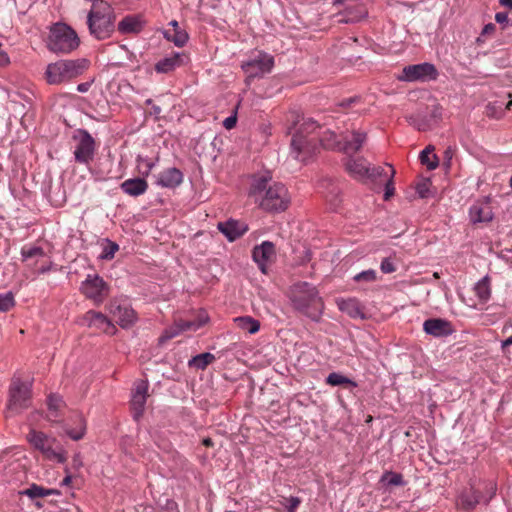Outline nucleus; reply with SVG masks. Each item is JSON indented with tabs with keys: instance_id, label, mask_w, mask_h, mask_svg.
<instances>
[{
	"instance_id": "nucleus-1",
	"label": "nucleus",
	"mask_w": 512,
	"mask_h": 512,
	"mask_svg": "<svg viewBox=\"0 0 512 512\" xmlns=\"http://www.w3.org/2000/svg\"><path fill=\"white\" fill-rule=\"evenodd\" d=\"M317 123L312 119L305 120L291 139V155L301 162H306L316 152L318 143L327 149L340 150V138L332 131H327L320 138Z\"/></svg>"
},
{
	"instance_id": "nucleus-2",
	"label": "nucleus",
	"mask_w": 512,
	"mask_h": 512,
	"mask_svg": "<svg viewBox=\"0 0 512 512\" xmlns=\"http://www.w3.org/2000/svg\"><path fill=\"white\" fill-rule=\"evenodd\" d=\"M251 195L259 206L268 212H281L288 208L290 195L282 183L273 182L266 177L256 179L251 187Z\"/></svg>"
},
{
	"instance_id": "nucleus-3",
	"label": "nucleus",
	"mask_w": 512,
	"mask_h": 512,
	"mask_svg": "<svg viewBox=\"0 0 512 512\" xmlns=\"http://www.w3.org/2000/svg\"><path fill=\"white\" fill-rule=\"evenodd\" d=\"M115 19L114 9L108 2L93 3L86 19L90 35L99 41L109 39L115 30Z\"/></svg>"
},
{
	"instance_id": "nucleus-4",
	"label": "nucleus",
	"mask_w": 512,
	"mask_h": 512,
	"mask_svg": "<svg viewBox=\"0 0 512 512\" xmlns=\"http://www.w3.org/2000/svg\"><path fill=\"white\" fill-rule=\"evenodd\" d=\"M291 301L296 310L316 320L322 313L323 301L315 286L307 282L293 285Z\"/></svg>"
},
{
	"instance_id": "nucleus-5",
	"label": "nucleus",
	"mask_w": 512,
	"mask_h": 512,
	"mask_svg": "<svg viewBox=\"0 0 512 512\" xmlns=\"http://www.w3.org/2000/svg\"><path fill=\"white\" fill-rule=\"evenodd\" d=\"M88 67L89 61L85 58L58 60L47 65L45 79L50 85L67 83L82 75Z\"/></svg>"
},
{
	"instance_id": "nucleus-6",
	"label": "nucleus",
	"mask_w": 512,
	"mask_h": 512,
	"mask_svg": "<svg viewBox=\"0 0 512 512\" xmlns=\"http://www.w3.org/2000/svg\"><path fill=\"white\" fill-rule=\"evenodd\" d=\"M79 45L80 39L72 27L61 22L51 26L47 41V47L51 52L68 54L76 50Z\"/></svg>"
},
{
	"instance_id": "nucleus-7",
	"label": "nucleus",
	"mask_w": 512,
	"mask_h": 512,
	"mask_svg": "<svg viewBox=\"0 0 512 512\" xmlns=\"http://www.w3.org/2000/svg\"><path fill=\"white\" fill-rule=\"evenodd\" d=\"M31 382H23L20 378L14 377L9 388V399L5 416L13 417L27 409L31 401Z\"/></svg>"
},
{
	"instance_id": "nucleus-8",
	"label": "nucleus",
	"mask_w": 512,
	"mask_h": 512,
	"mask_svg": "<svg viewBox=\"0 0 512 512\" xmlns=\"http://www.w3.org/2000/svg\"><path fill=\"white\" fill-rule=\"evenodd\" d=\"M27 440L35 449L39 450L46 459L61 464L66 462V451L55 438L49 437L43 432L31 430L27 435Z\"/></svg>"
},
{
	"instance_id": "nucleus-9",
	"label": "nucleus",
	"mask_w": 512,
	"mask_h": 512,
	"mask_svg": "<svg viewBox=\"0 0 512 512\" xmlns=\"http://www.w3.org/2000/svg\"><path fill=\"white\" fill-rule=\"evenodd\" d=\"M274 67V57L263 51H254L241 63L247 79L261 78Z\"/></svg>"
},
{
	"instance_id": "nucleus-10",
	"label": "nucleus",
	"mask_w": 512,
	"mask_h": 512,
	"mask_svg": "<svg viewBox=\"0 0 512 512\" xmlns=\"http://www.w3.org/2000/svg\"><path fill=\"white\" fill-rule=\"evenodd\" d=\"M438 71L434 64L424 62L405 66L397 79L402 82H429L436 80Z\"/></svg>"
},
{
	"instance_id": "nucleus-11",
	"label": "nucleus",
	"mask_w": 512,
	"mask_h": 512,
	"mask_svg": "<svg viewBox=\"0 0 512 512\" xmlns=\"http://www.w3.org/2000/svg\"><path fill=\"white\" fill-rule=\"evenodd\" d=\"M80 289L96 305L101 304L109 294L108 284L98 274H88Z\"/></svg>"
},
{
	"instance_id": "nucleus-12",
	"label": "nucleus",
	"mask_w": 512,
	"mask_h": 512,
	"mask_svg": "<svg viewBox=\"0 0 512 512\" xmlns=\"http://www.w3.org/2000/svg\"><path fill=\"white\" fill-rule=\"evenodd\" d=\"M75 136L77 144L74 150V158L77 163L88 166L94 158L95 141L86 130H79Z\"/></svg>"
},
{
	"instance_id": "nucleus-13",
	"label": "nucleus",
	"mask_w": 512,
	"mask_h": 512,
	"mask_svg": "<svg viewBox=\"0 0 512 512\" xmlns=\"http://www.w3.org/2000/svg\"><path fill=\"white\" fill-rule=\"evenodd\" d=\"M107 310L122 328L130 327L137 319L136 312L123 300L115 299L110 301L107 305Z\"/></svg>"
},
{
	"instance_id": "nucleus-14",
	"label": "nucleus",
	"mask_w": 512,
	"mask_h": 512,
	"mask_svg": "<svg viewBox=\"0 0 512 512\" xmlns=\"http://www.w3.org/2000/svg\"><path fill=\"white\" fill-rule=\"evenodd\" d=\"M367 139V133L362 130H352L340 135V151L346 155H352L358 152Z\"/></svg>"
},
{
	"instance_id": "nucleus-15",
	"label": "nucleus",
	"mask_w": 512,
	"mask_h": 512,
	"mask_svg": "<svg viewBox=\"0 0 512 512\" xmlns=\"http://www.w3.org/2000/svg\"><path fill=\"white\" fill-rule=\"evenodd\" d=\"M149 383L147 380H138L134 384L131 397V408L133 410V417L138 420L144 412Z\"/></svg>"
},
{
	"instance_id": "nucleus-16",
	"label": "nucleus",
	"mask_w": 512,
	"mask_h": 512,
	"mask_svg": "<svg viewBox=\"0 0 512 512\" xmlns=\"http://www.w3.org/2000/svg\"><path fill=\"white\" fill-rule=\"evenodd\" d=\"M82 322L89 328L100 330L106 334L112 335L116 331L114 324L106 315L94 310L87 311L83 316Z\"/></svg>"
},
{
	"instance_id": "nucleus-17",
	"label": "nucleus",
	"mask_w": 512,
	"mask_h": 512,
	"mask_svg": "<svg viewBox=\"0 0 512 512\" xmlns=\"http://www.w3.org/2000/svg\"><path fill=\"white\" fill-rule=\"evenodd\" d=\"M275 245L271 241H263L252 250L253 260L262 273H267L268 263L275 257Z\"/></svg>"
},
{
	"instance_id": "nucleus-18",
	"label": "nucleus",
	"mask_w": 512,
	"mask_h": 512,
	"mask_svg": "<svg viewBox=\"0 0 512 512\" xmlns=\"http://www.w3.org/2000/svg\"><path fill=\"white\" fill-rule=\"evenodd\" d=\"M423 330L433 337H447L454 332L450 321L442 318H430L424 321Z\"/></svg>"
},
{
	"instance_id": "nucleus-19",
	"label": "nucleus",
	"mask_w": 512,
	"mask_h": 512,
	"mask_svg": "<svg viewBox=\"0 0 512 512\" xmlns=\"http://www.w3.org/2000/svg\"><path fill=\"white\" fill-rule=\"evenodd\" d=\"M217 228L230 242L240 238L248 231V225L245 222L234 219L219 222Z\"/></svg>"
},
{
	"instance_id": "nucleus-20",
	"label": "nucleus",
	"mask_w": 512,
	"mask_h": 512,
	"mask_svg": "<svg viewBox=\"0 0 512 512\" xmlns=\"http://www.w3.org/2000/svg\"><path fill=\"white\" fill-rule=\"evenodd\" d=\"M183 182V173L175 167H170L155 176V184L162 188L173 189Z\"/></svg>"
},
{
	"instance_id": "nucleus-21",
	"label": "nucleus",
	"mask_w": 512,
	"mask_h": 512,
	"mask_svg": "<svg viewBox=\"0 0 512 512\" xmlns=\"http://www.w3.org/2000/svg\"><path fill=\"white\" fill-rule=\"evenodd\" d=\"M146 22L142 15H127L119 21L117 29L121 34H138L140 33Z\"/></svg>"
},
{
	"instance_id": "nucleus-22",
	"label": "nucleus",
	"mask_w": 512,
	"mask_h": 512,
	"mask_svg": "<svg viewBox=\"0 0 512 512\" xmlns=\"http://www.w3.org/2000/svg\"><path fill=\"white\" fill-rule=\"evenodd\" d=\"M369 166L364 157H349L345 162L347 172L358 180H366Z\"/></svg>"
},
{
	"instance_id": "nucleus-23",
	"label": "nucleus",
	"mask_w": 512,
	"mask_h": 512,
	"mask_svg": "<svg viewBox=\"0 0 512 512\" xmlns=\"http://www.w3.org/2000/svg\"><path fill=\"white\" fill-rule=\"evenodd\" d=\"M469 217L474 224L489 222L493 218L492 208L488 203L476 202L469 209Z\"/></svg>"
},
{
	"instance_id": "nucleus-24",
	"label": "nucleus",
	"mask_w": 512,
	"mask_h": 512,
	"mask_svg": "<svg viewBox=\"0 0 512 512\" xmlns=\"http://www.w3.org/2000/svg\"><path fill=\"white\" fill-rule=\"evenodd\" d=\"M121 190L132 197L143 195L148 189L146 179L142 177L130 178L123 181L120 185Z\"/></svg>"
},
{
	"instance_id": "nucleus-25",
	"label": "nucleus",
	"mask_w": 512,
	"mask_h": 512,
	"mask_svg": "<svg viewBox=\"0 0 512 512\" xmlns=\"http://www.w3.org/2000/svg\"><path fill=\"white\" fill-rule=\"evenodd\" d=\"M184 56V54L176 52L164 57L155 64V71L157 73H169L175 70L183 64Z\"/></svg>"
},
{
	"instance_id": "nucleus-26",
	"label": "nucleus",
	"mask_w": 512,
	"mask_h": 512,
	"mask_svg": "<svg viewBox=\"0 0 512 512\" xmlns=\"http://www.w3.org/2000/svg\"><path fill=\"white\" fill-rule=\"evenodd\" d=\"M368 12L364 5L362 4H354L349 5L345 8L344 12L341 13V18L339 22L344 23H354L358 22L361 19L367 16Z\"/></svg>"
},
{
	"instance_id": "nucleus-27",
	"label": "nucleus",
	"mask_w": 512,
	"mask_h": 512,
	"mask_svg": "<svg viewBox=\"0 0 512 512\" xmlns=\"http://www.w3.org/2000/svg\"><path fill=\"white\" fill-rule=\"evenodd\" d=\"M75 427L66 425L64 430L65 433L74 441L81 440L86 434V420L81 414H76L74 419Z\"/></svg>"
},
{
	"instance_id": "nucleus-28",
	"label": "nucleus",
	"mask_w": 512,
	"mask_h": 512,
	"mask_svg": "<svg viewBox=\"0 0 512 512\" xmlns=\"http://www.w3.org/2000/svg\"><path fill=\"white\" fill-rule=\"evenodd\" d=\"M337 306L352 318L363 317L361 305L356 298L338 299Z\"/></svg>"
},
{
	"instance_id": "nucleus-29",
	"label": "nucleus",
	"mask_w": 512,
	"mask_h": 512,
	"mask_svg": "<svg viewBox=\"0 0 512 512\" xmlns=\"http://www.w3.org/2000/svg\"><path fill=\"white\" fill-rule=\"evenodd\" d=\"M48 405V420L52 422H56L57 418L60 415L61 409L64 407L65 403L63 398L58 394H50L47 399Z\"/></svg>"
},
{
	"instance_id": "nucleus-30",
	"label": "nucleus",
	"mask_w": 512,
	"mask_h": 512,
	"mask_svg": "<svg viewBox=\"0 0 512 512\" xmlns=\"http://www.w3.org/2000/svg\"><path fill=\"white\" fill-rule=\"evenodd\" d=\"M158 157L156 158H149L147 156H141L138 155L136 158V167L138 173L141 175L142 178H146L150 175L152 170L157 166L158 164Z\"/></svg>"
},
{
	"instance_id": "nucleus-31",
	"label": "nucleus",
	"mask_w": 512,
	"mask_h": 512,
	"mask_svg": "<svg viewBox=\"0 0 512 512\" xmlns=\"http://www.w3.org/2000/svg\"><path fill=\"white\" fill-rule=\"evenodd\" d=\"M208 319V315L205 312H201L194 320L179 319L178 322L182 332L197 331L208 322Z\"/></svg>"
},
{
	"instance_id": "nucleus-32",
	"label": "nucleus",
	"mask_w": 512,
	"mask_h": 512,
	"mask_svg": "<svg viewBox=\"0 0 512 512\" xmlns=\"http://www.w3.org/2000/svg\"><path fill=\"white\" fill-rule=\"evenodd\" d=\"M434 152V146L428 145L420 152L419 159L422 165H425L428 170H434L439 165V160Z\"/></svg>"
},
{
	"instance_id": "nucleus-33",
	"label": "nucleus",
	"mask_w": 512,
	"mask_h": 512,
	"mask_svg": "<svg viewBox=\"0 0 512 512\" xmlns=\"http://www.w3.org/2000/svg\"><path fill=\"white\" fill-rule=\"evenodd\" d=\"M21 494L26 495L31 499H35L51 495H60V492L56 489H47L37 484H32L29 488L22 491Z\"/></svg>"
},
{
	"instance_id": "nucleus-34",
	"label": "nucleus",
	"mask_w": 512,
	"mask_h": 512,
	"mask_svg": "<svg viewBox=\"0 0 512 512\" xmlns=\"http://www.w3.org/2000/svg\"><path fill=\"white\" fill-rule=\"evenodd\" d=\"M163 36L168 41L173 42L177 47H183L189 39L188 33L181 28L172 29L171 31L165 30Z\"/></svg>"
},
{
	"instance_id": "nucleus-35",
	"label": "nucleus",
	"mask_w": 512,
	"mask_h": 512,
	"mask_svg": "<svg viewBox=\"0 0 512 512\" xmlns=\"http://www.w3.org/2000/svg\"><path fill=\"white\" fill-rule=\"evenodd\" d=\"M474 291L480 302L486 303L491 297L490 279L488 276L479 280L474 287Z\"/></svg>"
},
{
	"instance_id": "nucleus-36",
	"label": "nucleus",
	"mask_w": 512,
	"mask_h": 512,
	"mask_svg": "<svg viewBox=\"0 0 512 512\" xmlns=\"http://www.w3.org/2000/svg\"><path fill=\"white\" fill-rule=\"evenodd\" d=\"M215 360V356L210 352H205L192 357L188 361V366L198 370H204Z\"/></svg>"
},
{
	"instance_id": "nucleus-37",
	"label": "nucleus",
	"mask_w": 512,
	"mask_h": 512,
	"mask_svg": "<svg viewBox=\"0 0 512 512\" xmlns=\"http://www.w3.org/2000/svg\"><path fill=\"white\" fill-rule=\"evenodd\" d=\"M235 322L237 323L238 327L250 334H255L260 329L259 321L249 316L237 317Z\"/></svg>"
},
{
	"instance_id": "nucleus-38",
	"label": "nucleus",
	"mask_w": 512,
	"mask_h": 512,
	"mask_svg": "<svg viewBox=\"0 0 512 512\" xmlns=\"http://www.w3.org/2000/svg\"><path fill=\"white\" fill-rule=\"evenodd\" d=\"M326 384H328L330 386L349 385L353 388H356L358 386L354 380H352L338 372L330 373L326 378Z\"/></svg>"
},
{
	"instance_id": "nucleus-39",
	"label": "nucleus",
	"mask_w": 512,
	"mask_h": 512,
	"mask_svg": "<svg viewBox=\"0 0 512 512\" xmlns=\"http://www.w3.org/2000/svg\"><path fill=\"white\" fill-rule=\"evenodd\" d=\"M481 501V494L475 489L463 493L461 496V502L466 509H473Z\"/></svg>"
},
{
	"instance_id": "nucleus-40",
	"label": "nucleus",
	"mask_w": 512,
	"mask_h": 512,
	"mask_svg": "<svg viewBox=\"0 0 512 512\" xmlns=\"http://www.w3.org/2000/svg\"><path fill=\"white\" fill-rule=\"evenodd\" d=\"M380 482L386 486H404L405 481L400 473L386 471L381 476Z\"/></svg>"
},
{
	"instance_id": "nucleus-41",
	"label": "nucleus",
	"mask_w": 512,
	"mask_h": 512,
	"mask_svg": "<svg viewBox=\"0 0 512 512\" xmlns=\"http://www.w3.org/2000/svg\"><path fill=\"white\" fill-rule=\"evenodd\" d=\"M389 167V173H385V193H384V199L388 200L395 191L393 178L395 175V170L392 165H387Z\"/></svg>"
},
{
	"instance_id": "nucleus-42",
	"label": "nucleus",
	"mask_w": 512,
	"mask_h": 512,
	"mask_svg": "<svg viewBox=\"0 0 512 512\" xmlns=\"http://www.w3.org/2000/svg\"><path fill=\"white\" fill-rule=\"evenodd\" d=\"M387 169L381 166H369L368 174L366 176V179L372 180V181H385V173H389V167L386 165Z\"/></svg>"
},
{
	"instance_id": "nucleus-43",
	"label": "nucleus",
	"mask_w": 512,
	"mask_h": 512,
	"mask_svg": "<svg viewBox=\"0 0 512 512\" xmlns=\"http://www.w3.org/2000/svg\"><path fill=\"white\" fill-rule=\"evenodd\" d=\"M181 333H182L181 327L179 325L178 320H176L173 325H171L170 327H168L164 330L163 334L159 338V341H160V343H164L165 341L170 340V339L180 335Z\"/></svg>"
},
{
	"instance_id": "nucleus-44",
	"label": "nucleus",
	"mask_w": 512,
	"mask_h": 512,
	"mask_svg": "<svg viewBox=\"0 0 512 512\" xmlns=\"http://www.w3.org/2000/svg\"><path fill=\"white\" fill-rule=\"evenodd\" d=\"M15 305V298L12 292L0 294V312H7Z\"/></svg>"
},
{
	"instance_id": "nucleus-45",
	"label": "nucleus",
	"mask_w": 512,
	"mask_h": 512,
	"mask_svg": "<svg viewBox=\"0 0 512 512\" xmlns=\"http://www.w3.org/2000/svg\"><path fill=\"white\" fill-rule=\"evenodd\" d=\"M376 279H377V273L374 269L364 270V271L356 274L353 277V280L358 283H361V282L371 283V282H375Z\"/></svg>"
},
{
	"instance_id": "nucleus-46",
	"label": "nucleus",
	"mask_w": 512,
	"mask_h": 512,
	"mask_svg": "<svg viewBox=\"0 0 512 512\" xmlns=\"http://www.w3.org/2000/svg\"><path fill=\"white\" fill-rule=\"evenodd\" d=\"M44 255V250L38 246L28 248L23 247L21 250V256L24 261L36 256L43 257Z\"/></svg>"
},
{
	"instance_id": "nucleus-47",
	"label": "nucleus",
	"mask_w": 512,
	"mask_h": 512,
	"mask_svg": "<svg viewBox=\"0 0 512 512\" xmlns=\"http://www.w3.org/2000/svg\"><path fill=\"white\" fill-rule=\"evenodd\" d=\"M118 249V244L108 240L107 245L102 250L100 258L105 260H111L114 258L115 253L118 251Z\"/></svg>"
},
{
	"instance_id": "nucleus-48",
	"label": "nucleus",
	"mask_w": 512,
	"mask_h": 512,
	"mask_svg": "<svg viewBox=\"0 0 512 512\" xmlns=\"http://www.w3.org/2000/svg\"><path fill=\"white\" fill-rule=\"evenodd\" d=\"M380 269L385 274H390L396 271V266L393 258L386 257L381 261Z\"/></svg>"
},
{
	"instance_id": "nucleus-49",
	"label": "nucleus",
	"mask_w": 512,
	"mask_h": 512,
	"mask_svg": "<svg viewBox=\"0 0 512 512\" xmlns=\"http://www.w3.org/2000/svg\"><path fill=\"white\" fill-rule=\"evenodd\" d=\"M501 350L506 357H512V335L501 341Z\"/></svg>"
},
{
	"instance_id": "nucleus-50",
	"label": "nucleus",
	"mask_w": 512,
	"mask_h": 512,
	"mask_svg": "<svg viewBox=\"0 0 512 512\" xmlns=\"http://www.w3.org/2000/svg\"><path fill=\"white\" fill-rule=\"evenodd\" d=\"M287 504H285V507L287 509V512H296L297 508L299 507L301 500L299 497L291 496L290 498L286 499Z\"/></svg>"
},
{
	"instance_id": "nucleus-51",
	"label": "nucleus",
	"mask_w": 512,
	"mask_h": 512,
	"mask_svg": "<svg viewBox=\"0 0 512 512\" xmlns=\"http://www.w3.org/2000/svg\"><path fill=\"white\" fill-rule=\"evenodd\" d=\"M429 185L430 183L428 180H425L417 185L416 191L421 198H426L429 196Z\"/></svg>"
},
{
	"instance_id": "nucleus-52",
	"label": "nucleus",
	"mask_w": 512,
	"mask_h": 512,
	"mask_svg": "<svg viewBox=\"0 0 512 512\" xmlns=\"http://www.w3.org/2000/svg\"><path fill=\"white\" fill-rule=\"evenodd\" d=\"M455 154V148L449 146L445 149L443 153L444 165L449 168L451 166V161Z\"/></svg>"
},
{
	"instance_id": "nucleus-53",
	"label": "nucleus",
	"mask_w": 512,
	"mask_h": 512,
	"mask_svg": "<svg viewBox=\"0 0 512 512\" xmlns=\"http://www.w3.org/2000/svg\"><path fill=\"white\" fill-rule=\"evenodd\" d=\"M83 466V459L81 453H75L72 457V467L79 470Z\"/></svg>"
},
{
	"instance_id": "nucleus-54",
	"label": "nucleus",
	"mask_w": 512,
	"mask_h": 512,
	"mask_svg": "<svg viewBox=\"0 0 512 512\" xmlns=\"http://www.w3.org/2000/svg\"><path fill=\"white\" fill-rule=\"evenodd\" d=\"M236 122H237V117H236V115H231V116L227 117V118L223 121V126H224L226 129L230 130V129H232V128H234V127H235Z\"/></svg>"
},
{
	"instance_id": "nucleus-55",
	"label": "nucleus",
	"mask_w": 512,
	"mask_h": 512,
	"mask_svg": "<svg viewBox=\"0 0 512 512\" xmlns=\"http://www.w3.org/2000/svg\"><path fill=\"white\" fill-rule=\"evenodd\" d=\"M495 20L499 24H507L508 23V14L506 12H498L495 15Z\"/></svg>"
},
{
	"instance_id": "nucleus-56",
	"label": "nucleus",
	"mask_w": 512,
	"mask_h": 512,
	"mask_svg": "<svg viewBox=\"0 0 512 512\" xmlns=\"http://www.w3.org/2000/svg\"><path fill=\"white\" fill-rule=\"evenodd\" d=\"M64 471H65L66 475L63 478V480L61 481V485L62 486H68L72 482V475L70 474V471H69L68 467H65Z\"/></svg>"
},
{
	"instance_id": "nucleus-57",
	"label": "nucleus",
	"mask_w": 512,
	"mask_h": 512,
	"mask_svg": "<svg viewBox=\"0 0 512 512\" xmlns=\"http://www.w3.org/2000/svg\"><path fill=\"white\" fill-rule=\"evenodd\" d=\"M91 84L89 82H83L78 84L77 91L80 93H85L90 89Z\"/></svg>"
},
{
	"instance_id": "nucleus-58",
	"label": "nucleus",
	"mask_w": 512,
	"mask_h": 512,
	"mask_svg": "<svg viewBox=\"0 0 512 512\" xmlns=\"http://www.w3.org/2000/svg\"><path fill=\"white\" fill-rule=\"evenodd\" d=\"M495 25L493 23L486 24L483 28L482 34L487 35L495 31Z\"/></svg>"
},
{
	"instance_id": "nucleus-59",
	"label": "nucleus",
	"mask_w": 512,
	"mask_h": 512,
	"mask_svg": "<svg viewBox=\"0 0 512 512\" xmlns=\"http://www.w3.org/2000/svg\"><path fill=\"white\" fill-rule=\"evenodd\" d=\"M358 101H359V98H358V97H352V98H349V99H347V100H344V101L341 103V105L346 107V106H350V105H352L353 103L358 102Z\"/></svg>"
},
{
	"instance_id": "nucleus-60",
	"label": "nucleus",
	"mask_w": 512,
	"mask_h": 512,
	"mask_svg": "<svg viewBox=\"0 0 512 512\" xmlns=\"http://www.w3.org/2000/svg\"><path fill=\"white\" fill-rule=\"evenodd\" d=\"M499 3L506 8L512 9V0H499Z\"/></svg>"
},
{
	"instance_id": "nucleus-61",
	"label": "nucleus",
	"mask_w": 512,
	"mask_h": 512,
	"mask_svg": "<svg viewBox=\"0 0 512 512\" xmlns=\"http://www.w3.org/2000/svg\"><path fill=\"white\" fill-rule=\"evenodd\" d=\"M169 25H170V26H172V27H173V29H178V28H180V27H179V24H178V22H177L176 20H172V21L169 23Z\"/></svg>"
},
{
	"instance_id": "nucleus-62",
	"label": "nucleus",
	"mask_w": 512,
	"mask_h": 512,
	"mask_svg": "<svg viewBox=\"0 0 512 512\" xmlns=\"http://www.w3.org/2000/svg\"><path fill=\"white\" fill-rule=\"evenodd\" d=\"M203 444H204L205 446H211V445H212V440H211L210 438H205V439L203 440Z\"/></svg>"
},
{
	"instance_id": "nucleus-63",
	"label": "nucleus",
	"mask_w": 512,
	"mask_h": 512,
	"mask_svg": "<svg viewBox=\"0 0 512 512\" xmlns=\"http://www.w3.org/2000/svg\"><path fill=\"white\" fill-rule=\"evenodd\" d=\"M48 271H49V267H42V268L40 269V273H42V274H43V273H46V272H48Z\"/></svg>"
},
{
	"instance_id": "nucleus-64",
	"label": "nucleus",
	"mask_w": 512,
	"mask_h": 512,
	"mask_svg": "<svg viewBox=\"0 0 512 512\" xmlns=\"http://www.w3.org/2000/svg\"><path fill=\"white\" fill-rule=\"evenodd\" d=\"M507 109L512 110V100L507 104Z\"/></svg>"
}]
</instances>
